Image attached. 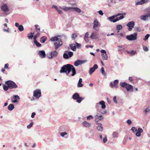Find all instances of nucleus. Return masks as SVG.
I'll use <instances>...</instances> for the list:
<instances>
[{"mask_svg":"<svg viewBox=\"0 0 150 150\" xmlns=\"http://www.w3.org/2000/svg\"><path fill=\"white\" fill-rule=\"evenodd\" d=\"M71 71L72 72L71 76H74L76 74V69L73 66L67 64L63 65L61 67L59 72L61 73H66L68 75Z\"/></svg>","mask_w":150,"mask_h":150,"instance_id":"nucleus-1","label":"nucleus"},{"mask_svg":"<svg viewBox=\"0 0 150 150\" xmlns=\"http://www.w3.org/2000/svg\"><path fill=\"white\" fill-rule=\"evenodd\" d=\"M120 85L122 87L125 88L128 91L132 92L133 91V86L126 82H120Z\"/></svg>","mask_w":150,"mask_h":150,"instance_id":"nucleus-2","label":"nucleus"},{"mask_svg":"<svg viewBox=\"0 0 150 150\" xmlns=\"http://www.w3.org/2000/svg\"><path fill=\"white\" fill-rule=\"evenodd\" d=\"M73 99L76 100V102L78 103H80L81 101L85 99L84 97H81L79 94L77 93H75L72 96Z\"/></svg>","mask_w":150,"mask_h":150,"instance_id":"nucleus-3","label":"nucleus"},{"mask_svg":"<svg viewBox=\"0 0 150 150\" xmlns=\"http://www.w3.org/2000/svg\"><path fill=\"white\" fill-rule=\"evenodd\" d=\"M5 84L7 85L10 89L15 88H17L18 86L13 81L9 80L5 82Z\"/></svg>","mask_w":150,"mask_h":150,"instance_id":"nucleus-4","label":"nucleus"},{"mask_svg":"<svg viewBox=\"0 0 150 150\" xmlns=\"http://www.w3.org/2000/svg\"><path fill=\"white\" fill-rule=\"evenodd\" d=\"M131 130L134 133L136 132L135 135L137 137H140L141 135V133L143 132V130L142 128H139L137 130L136 128L134 127H132Z\"/></svg>","mask_w":150,"mask_h":150,"instance_id":"nucleus-5","label":"nucleus"},{"mask_svg":"<svg viewBox=\"0 0 150 150\" xmlns=\"http://www.w3.org/2000/svg\"><path fill=\"white\" fill-rule=\"evenodd\" d=\"M126 38L129 41H134L137 40V33L135 32L133 34H131L129 35H127L126 37Z\"/></svg>","mask_w":150,"mask_h":150,"instance_id":"nucleus-6","label":"nucleus"},{"mask_svg":"<svg viewBox=\"0 0 150 150\" xmlns=\"http://www.w3.org/2000/svg\"><path fill=\"white\" fill-rule=\"evenodd\" d=\"M92 24L93 25V28L96 31H98L99 28L98 27H100V24L98 21V20L97 19H95Z\"/></svg>","mask_w":150,"mask_h":150,"instance_id":"nucleus-7","label":"nucleus"},{"mask_svg":"<svg viewBox=\"0 0 150 150\" xmlns=\"http://www.w3.org/2000/svg\"><path fill=\"white\" fill-rule=\"evenodd\" d=\"M134 25L135 22L133 21H130L126 24L127 29L129 31H131L132 29L134 28Z\"/></svg>","mask_w":150,"mask_h":150,"instance_id":"nucleus-8","label":"nucleus"},{"mask_svg":"<svg viewBox=\"0 0 150 150\" xmlns=\"http://www.w3.org/2000/svg\"><path fill=\"white\" fill-rule=\"evenodd\" d=\"M41 95V92L40 89H37L33 92V96L35 98H39Z\"/></svg>","mask_w":150,"mask_h":150,"instance_id":"nucleus-9","label":"nucleus"},{"mask_svg":"<svg viewBox=\"0 0 150 150\" xmlns=\"http://www.w3.org/2000/svg\"><path fill=\"white\" fill-rule=\"evenodd\" d=\"M54 44L55 49L57 50L59 47L62 45V42L61 39L60 38L57 41L55 42Z\"/></svg>","mask_w":150,"mask_h":150,"instance_id":"nucleus-10","label":"nucleus"},{"mask_svg":"<svg viewBox=\"0 0 150 150\" xmlns=\"http://www.w3.org/2000/svg\"><path fill=\"white\" fill-rule=\"evenodd\" d=\"M66 52H68V53H64L63 54V57L64 59H67L71 57L73 55V53L71 51L68 52L66 51Z\"/></svg>","mask_w":150,"mask_h":150,"instance_id":"nucleus-11","label":"nucleus"},{"mask_svg":"<svg viewBox=\"0 0 150 150\" xmlns=\"http://www.w3.org/2000/svg\"><path fill=\"white\" fill-rule=\"evenodd\" d=\"M87 60H77L74 63V65L75 66L77 67L79 65H81L84 63L87 62Z\"/></svg>","mask_w":150,"mask_h":150,"instance_id":"nucleus-12","label":"nucleus"},{"mask_svg":"<svg viewBox=\"0 0 150 150\" xmlns=\"http://www.w3.org/2000/svg\"><path fill=\"white\" fill-rule=\"evenodd\" d=\"M119 82L118 80L117 79L115 80L114 81L113 83L112 82H111L110 84V86L111 88L115 87L116 88H118V83Z\"/></svg>","mask_w":150,"mask_h":150,"instance_id":"nucleus-13","label":"nucleus"},{"mask_svg":"<svg viewBox=\"0 0 150 150\" xmlns=\"http://www.w3.org/2000/svg\"><path fill=\"white\" fill-rule=\"evenodd\" d=\"M1 9L4 12L9 11V9L8 7L6 4H3L1 6Z\"/></svg>","mask_w":150,"mask_h":150,"instance_id":"nucleus-14","label":"nucleus"},{"mask_svg":"<svg viewBox=\"0 0 150 150\" xmlns=\"http://www.w3.org/2000/svg\"><path fill=\"white\" fill-rule=\"evenodd\" d=\"M98 68V65L96 64H95L93 67H91L89 71V74L90 75L92 74L95 71L96 69H97Z\"/></svg>","mask_w":150,"mask_h":150,"instance_id":"nucleus-15","label":"nucleus"},{"mask_svg":"<svg viewBox=\"0 0 150 150\" xmlns=\"http://www.w3.org/2000/svg\"><path fill=\"white\" fill-rule=\"evenodd\" d=\"M90 38L92 39H97L98 38V34L96 31L93 32L92 33Z\"/></svg>","mask_w":150,"mask_h":150,"instance_id":"nucleus-16","label":"nucleus"},{"mask_svg":"<svg viewBox=\"0 0 150 150\" xmlns=\"http://www.w3.org/2000/svg\"><path fill=\"white\" fill-rule=\"evenodd\" d=\"M95 121L96 122H98L100 120L103 119V117L101 114L98 113L95 116Z\"/></svg>","mask_w":150,"mask_h":150,"instance_id":"nucleus-17","label":"nucleus"},{"mask_svg":"<svg viewBox=\"0 0 150 150\" xmlns=\"http://www.w3.org/2000/svg\"><path fill=\"white\" fill-rule=\"evenodd\" d=\"M57 54L58 53L56 50L51 52H50L51 56L50 57H49L48 58L50 59H52L53 58L56 57Z\"/></svg>","mask_w":150,"mask_h":150,"instance_id":"nucleus-18","label":"nucleus"},{"mask_svg":"<svg viewBox=\"0 0 150 150\" xmlns=\"http://www.w3.org/2000/svg\"><path fill=\"white\" fill-rule=\"evenodd\" d=\"M11 99H14L12 102L13 103H16L18 102V100L20 99V98L18 95H13V96L11 97Z\"/></svg>","mask_w":150,"mask_h":150,"instance_id":"nucleus-19","label":"nucleus"},{"mask_svg":"<svg viewBox=\"0 0 150 150\" xmlns=\"http://www.w3.org/2000/svg\"><path fill=\"white\" fill-rule=\"evenodd\" d=\"M96 124L98 125L96 127L97 129L99 131H102L103 130V127L102 124L98 122H96Z\"/></svg>","mask_w":150,"mask_h":150,"instance_id":"nucleus-20","label":"nucleus"},{"mask_svg":"<svg viewBox=\"0 0 150 150\" xmlns=\"http://www.w3.org/2000/svg\"><path fill=\"white\" fill-rule=\"evenodd\" d=\"M38 54L40 58H44L45 57L46 54L44 50H40L38 52Z\"/></svg>","mask_w":150,"mask_h":150,"instance_id":"nucleus-21","label":"nucleus"},{"mask_svg":"<svg viewBox=\"0 0 150 150\" xmlns=\"http://www.w3.org/2000/svg\"><path fill=\"white\" fill-rule=\"evenodd\" d=\"M76 11L78 13H80L81 12L84 13V12L83 11H82L78 7H73L72 8V12Z\"/></svg>","mask_w":150,"mask_h":150,"instance_id":"nucleus-22","label":"nucleus"},{"mask_svg":"<svg viewBox=\"0 0 150 150\" xmlns=\"http://www.w3.org/2000/svg\"><path fill=\"white\" fill-rule=\"evenodd\" d=\"M150 17V13L146 15H143L140 16V18L141 20L145 21L147 18Z\"/></svg>","mask_w":150,"mask_h":150,"instance_id":"nucleus-23","label":"nucleus"},{"mask_svg":"<svg viewBox=\"0 0 150 150\" xmlns=\"http://www.w3.org/2000/svg\"><path fill=\"white\" fill-rule=\"evenodd\" d=\"M72 7H67L64 6L62 8V9L66 11H69V12H72Z\"/></svg>","mask_w":150,"mask_h":150,"instance_id":"nucleus-24","label":"nucleus"},{"mask_svg":"<svg viewBox=\"0 0 150 150\" xmlns=\"http://www.w3.org/2000/svg\"><path fill=\"white\" fill-rule=\"evenodd\" d=\"M83 125L86 128H89L91 125V124L87 122L86 121H84L82 123Z\"/></svg>","mask_w":150,"mask_h":150,"instance_id":"nucleus-25","label":"nucleus"},{"mask_svg":"<svg viewBox=\"0 0 150 150\" xmlns=\"http://www.w3.org/2000/svg\"><path fill=\"white\" fill-rule=\"evenodd\" d=\"M149 0H141L140 1H138L136 3L135 5L143 4L147 2Z\"/></svg>","mask_w":150,"mask_h":150,"instance_id":"nucleus-26","label":"nucleus"},{"mask_svg":"<svg viewBox=\"0 0 150 150\" xmlns=\"http://www.w3.org/2000/svg\"><path fill=\"white\" fill-rule=\"evenodd\" d=\"M82 82V79L81 78L79 79L77 84V87L78 88L81 87L83 86V84L81 83Z\"/></svg>","mask_w":150,"mask_h":150,"instance_id":"nucleus-27","label":"nucleus"},{"mask_svg":"<svg viewBox=\"0 0 150 150\" xmlns=\"http://www.w3.org/2000/svg\"><path fill=\"white\" fill-rule=\"evenodd\" d=\"M69 46L71 47V48L72 50L73 51H76V47L75 44L72 43L69 45Z\"/></svg>","mask_w":150,"mask_h":150,"instance_id":"nucleus-28","label":"nucleus"},{"mask_svg":"<svg viewBox=\"0 0 150 150\" xmlns=\"http://www.w3.org/2000/svg\"><path fill=\"white\" fill-rule=\"evenodd\" d=\"M47 40V38L45 36L42 37L40 38V42L41 43H44Z\"/></svg>","mask_w":150,"mask_h":150,"instance_id":"nucleus-29","label":"nucleus"},{"mask_svg":"<svg viewBox=\"0 0 150 150\" xmlns=\"http://www.w3.org/2000/svg\"><path fill=\"white\" fill-rule=\"evenodd\" d=\"M99 104L101 105V108L103 109L105 108L106 107V105L105 104V102L104 101H101L99 102Z\"/></svg>","mask_w":150,"mask_h":150,"instance_id":"nucleus-30","label":"nucleus"},{"mask_svg":"<svg viewBox=\"0 0 150 150\" xmlns=\"http://www.w3.org/2000/svg\"><path fill=\"white\" fill-rule=\"evenodd\" d=\"M14 108V106L13 104H9L8 106V109L10 111H12Z\"/></svg>","mask_w":150,"mask_h":150,"instance_id":"nucleus-31","label":"nucleus"},{"mask_svg":"<svg viewBox=\"0 0 150 150\" xmlns=\"http://www.w3.org/2000/svg\"><path fill=\"white\" fill-rule=\"evenodd\" d=\"M118 47L119 48V49H118V52L122 51L125 48V45H118Z\"/></svg>","mask_w":150,"mask_h":150,"instance_id":"nucleus-32","label":"nucleus"},{"mask_svg":"<svg viewBox=\"0 0 150 150\" xmlns=\"http://www.w3.org/2000/svg\"><path fill=\"white\" fill-rule=\"evenodd\" d=\"M118 132L115 131L112 134V137L113 138H117L118 137Z\"/></svg>","mask_w":150,"mask_h":150,"instance_id":"nucleus-33","label":"nucleus"},{"mask_svg":"<svg viewBox=\"0 0 150 150\" xmlns=\"http://www.w3.org/2000/svg\"><path fill=\"white\" fill-rule=\"evenodd\" d=\"M102 58L103 60H106L108 59V56L106 53L101 54Z\"/></svg>","mask_w":150,"mask_h":150,"instance_id":"nucleus-34","label":"nucleus"},{"mask_svg":"<svg viewBox=\"0 0 150 150\" xmlns=\"http://www.w3.org/2000/svg\"><path fill=\"white\" fill-rule=\"evenodd\" d=\"M59 38L57 36L51 38L50 39V40L51 41H55L56 42L57 40H58Z\"/></svg>","mask_w":150,"mask_h":150,"instance_id":"nucleus-35","label":"nucleus"},{"mask_svg":"<svg viewBox=\"0 0 150 150\" xmlns=\"http://www.w3.org/2000/svg\"><path fill=\"white\" fill-rule=\"evenodd\" d=\"M34 42L37 47H39L41 46V44L37 41V40H34Z\"/></svg>","mask_w":150,"mask_h":150,"instance_id":"nucleus-36","label":"nucleus"},{"mask_svg":"<svg viewBox=\"0 0 150 150\" xmlns=\"http://www.w3.org/2000/svg\"><path fill=\"white\" fill-rule=\"evenodd\" d=\"M100 71L102 74L104 76H106V74L105 73L104 68L103 67H101L100 69Z\"/></svg>","mask_w":150,"mask_h":150,"instance_id":"nucleus-37","label":"nucleus"},{"mask_svg":"<svg viewBox=\"0 0 150 150\" xmlns=\"http://www.w3.org/2000/svg\"><path fill=\"white\" fill-rule=\"evenodd\" d=\"M126 52L127 53L130 54L132 55H134L136 53V51L134 50H132L131 51L127 50Z\"/></svg>","mask_w":150,"mask_h":150,"instance_id":"nucleus-38","label":"nucleus"},{"mask_svg":"<svg viewBox=\"0 0 150 150\" xmlns=\"http://www.w3.org/2000/svg\"><path fill=\"white\" fill-rule=\"evenodd\" d=\"M34 33H32L31 32L30 33V34H28V38L29 39H31L33 38V37H34Z\"/></svg>","mask_w":150,"mask_h":150,"instance_id":"nucleus-39","label":"nucleus"},{"mask_svg":"<svg viewBox=\"0 0 150 150\" xmlns=\"http://www.w3.org/2000/svg\"><path fill=\"white\" fill-rule=\"evenodd\" d=\"M134 30L135 31L140 32L141 30L139 27L138 26H135L134 28Z\"/></svg>","mask_w":150,"mask_h":150,"instance_id":"nucleus-40","label":"nucleus"},{"mask_svg":"<svg viewBox=\"0 0 150 150\" xmlns=\"http://www.w3.org/2000/svg\"><path fill=\"white\" fill-rule=\"evenodd\" d=\"M3 87L4 90L5 91H7L8 90V88H9V87L7 85L6 86L4 84L3 85Z\"/></svg>","mask_w":150,"mask_h":150,"instance_id":"nucleus-41","label":"nucleus"},{"mask_svg":"<svg viewBox=\"0 0 150 150\" xmlns=\"http://www.w3.org/2000/svg\"><path fill=\"white\" fill-rule=\"evenodd\" d=\"M40 35V32H38V33L34 36L33 37L34 40H36L37 38L39 37Z\"/></svg>","mask_w":150,"mask_h":150,"instance_id":"nucleus-42","label":"nucleus"},{"mask_svg":"<svg viewBox=\"0 0 150 150\" xmlns=\"http://www.w3.org/2000/svg\"><path fill=\"white\" fill-rule=\"evenodd\" d=\"M18 30L20 31H22L24 30V27L23 26L21 25H20L18 27Z\"/></svg>","mask_w":150,"mask_h":150,"instance_id":"nucleus-43","label":"nucleus"},{"mask_svg":"<svg viewBox=\"0 0 150 150\" xmlns=\"http://www.w3.org/2000/svg\"><path fill=\"white\" fill-rule=\"evenodd\" d=\"M115 18L113 16H110L108 18V20L111 22H113V20H115Z\"/></svg>","mask_w":150,"mask_h":150,"instance_id":"nucleus-44","label":"nucleus"},{"mask_svg":"<svg viewBox=\"0 0 150 150\" xmlns=\"http://www.w3.org/2000/svg\"><path fill=\"white\" fill-rule=\"evenodd\" d=\"M122 28V26L121 25H118L116 26V29L117 30H121Z\"/></svg>","mask_w":150,"mask_h":150,"instance_id":"nucleus-45","label":"nucleus"},{"mask_svg":"<svg viewBox=\"0 0 150 150\" xmlns=\"http://www.w3.org/2000/svg\"><path fill=\"white\" fill-rule=\"evenodd\" d=\"M77 37V35L76 33H74L72 34L71 37L73 40H75Z\"/></svg>","mask_w":150,"mask_h":150,"instance_id":"nucleus-46","label":"nucleus"},{"mask_svg":"<svg viewBox=\"0 0 150 150\" xmlns=\"http://www.w3.org/2000/svg\"><path fill=\"white\" fill-rule=\"evenodd\" d=\"M88 34H89L88 33V32H86V33L85 35L84 36V39L86 42H88V41H87L86 40V38L87 39L88 38Z\"/></svg>","mask_w":150,"mask_h":150,"instance_id":"nucleus-47","label":"nucleus"},{"mask_svg":"<svg viewBox=\"0 0 150 150\" xmlns=\"http://www.w3.org/2000/svg\"><path fill=\"white\" fill-rule=\"evenodd\" d=\"M33 122H30V123L29 125H28L27 126V128L28 129L30 128L31 127L33 126Z\"/></svg>","mask_w":150,"mask_h":150,"instance_id":"nucleus-48","label":"nucleus"},{"mask_svg":"<svg viewBox=\"0 0 150 150\" xmlns=\"http://www.w3.org/2000/svg\"><path fill=\"white\" fill-rule=\"evenodd\" d=\"M67 133L66 132H62L60 134L61 136L62 137H64L65 135H67Z\"/></svg>","mask_w":150,"mask_h":150,"instance_id":"nucleus-49","label":"nucleus"},{"mask_svg":"<svg viewBox=\"0 0 150 150\" xmlns=\"http://www.w3.org/2000/svg\"><path fill=\"white\" fill-rule=\"evenodd\" d=\"M35 29L36 31L37 32H40V28H38V27H39V26L38 25H35Z\"/></svg>","mask_w":150,"mask_h":150,"instance_id":"nucleus-50","label":"nucleus"},{"mask_svg":"<svg viewBox=\"0 0 150 150\" xmlns=\"http://www.w3.org/2000/svg\"><path fill=\"white\" fill-rule=\"evenodd\" d=\"M150 36L149 34H147L145 36V38H143V40L146 41L147 40Z\"/></svg>","mask_w":150,"mask_h":150,"instance_id":"nucleus-51","label":"nucleus"},{"mask_svg":"<svg viewBox=\"0 0 150 150\" xmlns=\"http://www.w3.org/2000/svg\"><path fill=\"white\" fill-rule=\"evenodd\" d=\"M75 46L76 47H77L78 48H79L81 46V45L79 43H77L76 42H75Z\"/></svg>","mask_w":150,"mask_h":150,"instance_id":"nucleus-52","label":"nucleus"},{"mask_svg":"<svg viewBox=\"0 0 150 150\" xmlns=\"http://www.w3.org/2000/svg\"><path fill=\"white\" fill-rule=\"evenodd\" d=\"M93 117L91 115H90L87 117V119L88 120H90L93 119Z\"/></svg>","mask_w":150,"mask_h":150,"instance_id":"nucleus-53","label":"nucleus"},{"mask_svg":"<svg viewBox=\"0 0 150 150\" xmlns=\"http://www.w3.org/2000/svg\"><path fill=\"white\" fill-rule=\"evenodd\" d=\"M123 15H122L120 17H119V19L120 20H121L123 19L124 18V15H125L126 14V13H124L123 14Z\"/></svg>","mask_w":150,"mask_h":150,"instance_id":"nucleus-54","label":"nucleus"},{"mask_svg":"<svg viewBox=\"0 0 150 150\" xmlns=\"http://www.w3.org/2000/svg\"><path fill=\"white\" fill-rule=\"evenodd\" d=\"M143 49L145 51L147 52L149 50L148 48L146 46H143Z\"/></svg>","mask_w":150,"mask_h":150,"instance_id":"nucleus-55","label":"nucleus"},{"mask_svg":"<svg viewBox=\"0 0 150 150\" xmlns=\"http://www.w3.org/2000/svg\"><path fill=\"white\" fill-rule=\"evenodd\" d=\"M105 137L103 139V142L104 143H105L107 141V139L106 136H105Z\"/></svg>","mask_w":150,"mask_h":150,"instance_id":"nucleus-56","label":"nucleus"},{"mask_svg":"<svg viewBox=\"0 0 150 150\" xmlns=\"http://www.w3.org/2000/svg\"><path fill=\"white\" fill-rule=\"evenodd\" d=\"M97 12L99 14V15L103 16V13L102 10H100L97 11Z\"/></svg>","mask_w":150,"mask_h":150,"instance_id":"nucleus-57","label":"nucleus"},{"mask_svg":"<svg viewBox=\"0 0 150 150\" xmlns=\"http://www.w3.org/2000/svg\"><path fill=\"white\" fill-rule=\"evenodd\" d=\"M127 123L129 125H130L132 124V122L130 120L128 119L127 120Z\"/></svg>","mask_w":150,"mask_h":150,"instance_id":"nucleus-58","label":"nucleus"},{"mask_svg":"<svg viewBox=\"0 0 150 150\" xmlns=\"http://www.w3.org/2000/svg\"><path fill=\"white\" fill-rule=\"evenodd\" d=\"M116 96H114L113 98V100L115 103H117V101L116 100Z\"/></svg>","mask_w":150,"mask_h":150,"instance_id":"nucleus-59","label":"nucleus"},{"mask_svg":"<svg viewBox=\"0 0 150 150\" xmlns=\"http://www.w3.org/2000/svg\"><path fill=\"white\" fill-rule=\"evenodd\" d=\"M58 11V13L59 14H62V11L58 9V8L57 10Z\"/></svg>","mask_w":150,"mask_h":150,"instance_id":"nucleus-60","label":"nucleus"},{"mask_svg":"<svg viewBox=\"0 0 150 150\" xmlns=\"http://www.w3.org/2000/svg\"><path fill=\"white\" fill-rule=\"evenodd\" d=\"M36 113L35 112H33L32 113V114L31 115V117L32 118H33L35 117V115Z\"/></svg>","mask_w":150,"mask_h":150,"instance_id":"nucleus-61","label":"nucleus"},{"mask_svg":"<svg viewBox=\"0 0 150 150\" xmlns=\"http://www.w3.org/2000/svg\"><path fill=\"white\" fill-rule=\"evenodd\" d=\"M8 66L9 65L8 64H5L4 65V68L6 69H8Z\"/></svg>","mask_w":150,"mask_h":150,"instance_id":"nucleus-62","label":"nucleus"},{"mask_svg":"<svg viewBox=\"0 0 150 150\" xmlns=\"http://www.w3.org/2000/svg\"><path fill=\"white\" fill-rule=\"evenodd\" d=\"M119 20H120L119 19V17H117L116 19H115V20H113V23H115Z\"/></svg>","mask_w":150,"mask_h":150,"instance_id":"nucleus-63","label":"nucleus"},{"mask_svg":"<svg viewBox=\"0 0 150 150\" xmlns=\"http://www.w3.org/2000/svg\"><path fill=\"white\" fill-rule=\"evenodd\" d=\"M100 52H101L102 54H105L106 53V52L105 50H102Z\"/></svg>","mask_w":150,"mask_h":150,"instance_id":"nucleus-64","label":"nucleus"}]
</instances>
